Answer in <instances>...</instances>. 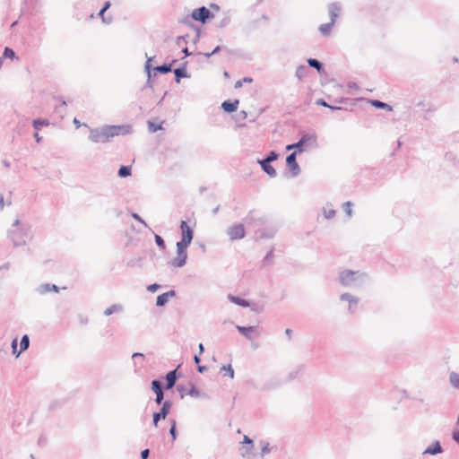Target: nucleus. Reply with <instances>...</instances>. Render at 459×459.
I'll list each match as a JSON object with an SVG mask.
<instances>
[{"label": "nucleus", "instance_id": "1", "mask_svg": "<svg viewBox=\"0 0 459 459\" xmlns=\"http://www.w3.org/2000/svg\"><path fill=\"white\" fill-rule=\"evenodd\" d=\"M132 132L131 125L104 126L100 128H91L89 140L95 143H105L115 136L130 134Z\"/></svg>", "mask_w": 459, "mask_h": 459}, {"label": "nucleus", "instance_id": "2", "mask_svg": "<svg viewBox=\"0 0 459 459\" xmlns=\"http://www.w3.org/2000/svg\"><path fill=\"white\" fill-rule=\"evenodd\" d=\"M31 227L27 222H22L15 220L8 230V238L14 247L24 246L28 240L31 239Z\"/></svg>", "mask_w": 459, "mask_h": 459}, {"label": "nucleus", "instance_id": "3", "mask_svg": "<svg viewBox=\"0 0 459 459\" xmlns=\"http://www.w3.org/2000/svg\"><path fill=\"white\" fill-rule=\"evenodd\" d=\"M339 282L343 287L355 288L364 284L368 280V275L359 270H342L339 273Z\"/></svg>", "mask_w": 459, "mask_h": 459}, {"label": "nucleus", "instance_id": "4", "mask_svg": "<svg viewBox=\"0 0 459 459\" xmlns=\"http://www.w3.org/2000/svg\"><path fill=\"white\" fill-rule=\"evenodd\" d=\"M317 135L316 133H304L300 139L295 143V152H303L305 151V146H313L316 147L317 145Z\"/></svg>", "mask_w": 459, "mask_h": 459}, {"label": "nucleus", "instance_id": "5", "mask_svg": "<svg viewBox=\"0 0 459 459\" xmlns=\"http://www.w3.org/2000/svg\"><path fill=\"white\" fill-rule=\"evenodd\" d=\"M177 256L172 260L173 266L180 268L183 267L187 260V247L189 245L178 241L177 244Z\"/></svg>", "mask_w": 459, "mask_h": 459}, {"label": "nucleus", "instance_id": "6", "mask_svg": "<svg viewBox=\"0 0 459 459\" xmlns=\"http://www.w3.org/2000/svg\"><path fill=\"white\" fill-rule=\"evenodd\" d=\"M172 408V402L169 400H165L159 411L153 412L152 414V424L154 427H158V423L161 420H165L169 415L170 410Z\"/></svg>", "mask_w": 459, "mask_h": 459}, {"label": "nucleus", "instance_id": "7", "mask_svg": "<svg viewBox=\"0 0 459 459\" xmlns=\"http://www.w3.org/2000/svg\"><path fill=\"white\" fill-rule=\"evenodd\" d=\"M191 17L195 21L205 23L209 19L213 18V14L210 9L201 6L193 10Z\"/></svg>", "mask_w": 459, "mask_h": 459}, {"label": "nucleus", "instance_id": "8", "mask_svg": "<svg viewBox=\"0 0 459 459\" xmlns=\"http://www.w3.org/2000/svg\"><path fill=\"white\" fill-rule=\"evenodd\" d=\"M181 239L179 242L190 245L194 238V230L186 221L180 222Z\"/></svg>", "mask_w": 459, "mask_h": 459}, {"label": "nucleus", "instance_id": "9", "mask_svg": "<svg viewBox=\"0 0 459 459\" xmlns=\"http://www.w3.org/2000/svg\"><path fill=\"white\" fill-rule=\"evenodd\" d=\"M227 234L232 241L242 239L246 235L244 225L241 223L232 225L227 230Z\"/></svg>", "mask_w": 459, "mask_h": 459}, {"label": "nucleus", "instance_id": "10", "mask_svg": "<svg viewBox=\"0 0 459 459\" xmlns=\"http://www.w3.org/2000/svg\"><path fill=\"white\" fill-rule=\"evenodd\" d=\"M296 157L297 152H293L286 157V166L290 169L291 177L293 178L300 174V167L297 162Z\"/></svg>", "mask_w": 459, "mask_h": 459}, {"label": "nucleus", "instance_id": "11", "mask_svg": "<svg viewBox=\"0 0 459 459\" xmlns=\"http://www.w3.org/2000/svg\"><path fill=\"white\" fill-rule=\"evenodd\" d=\"M340 300L348 302V311L350 314H354L357 310V306L359 304V298L350 294V293H342L340 296Z\"/></svg>", "mask_w": 459, "mask_h": 459}, {"label": "nucleus", "instance_id": "12", "mask_svg": "<svg viewBox=\"0 0 459 459\" xmlns=\"http://www.w3.org/2000/svg\"><path fill=\"white\" fill-rule=\"evenodd\" d=\"M236 329L238 332L242 334L246 339L251 341L254 339V333L255 336H259V333L257 332V328L255 326H241L236 325Z\"/></svg>", "mask_w": 459, "mask_h": 459}, {"label": "nucleus", "instance_id": "13", "mask_svg": "<svg viewBox=\"0 0 459 459\" xmlns=\"http://www.w3.org/2000/svg\"><path fill=\"white\" fill-rule=\"evenodd\" d=\"M244 222L247 225H262L265 221L263 217L258 216L257 212L250 211L244 218Z\"/></svg>", "mask_w": 459, "mask_h": 459}, {"label": "nucleus", "instance_id": "14", "mask_svg": "<svg viewBox=\"0 0 459 459\" xmlns=\"http://www.w3.org/2000/svg\"><path fill=\"white\" fill-rule=\"evenodd\" d=\"M177 370L178 369L176 368V369L169 371L166 374V376H165L166 383H165V386H164V388L166 390L171 389L176 385V382H177L178 377Z\"/></svg>", "mask_w": 459, "mask_h": 459}, {"label": "nucleus", "instance_id": "15", "mask_svg": "<svg viewBox=\"0 0 459 459\" xmlns=\"http://www.w3.org/2000/svg\"><path fill=\"white\" fill-rule=\"evenodd\" d=\"M257 163L261 166L263 171L266 173L270 178H275L277 176V172L275 169L271 165V162L264 160H258Z\"/></svg>", "mask_w": 459, "mask_h": 459}, {"label": "nucleus", "instance_id": "16", "mask_svg": "<svg viewBox=\"0 0 459 459\" xmlns=\"http://www.w3.org/2000/svg\"><path fill=\"white\" fill-rule=\"evenodd\" d=\"M342 11V7L338 3H331L328 5V12L330 16V22L335 23L336 19L339 17Z\"/></svg>", "mask_w": 459, "mask_h": 459}, {"label": "nucleus", "instance_id": "17", "mask_svg": "<svg viewBox=\"0 0 459 459\" xmlns=\"http://www.w3.org/2000/svg\"><path fill=\"white\" fill-rule=\"evenodd\" d=\"M36 291L40 295H44L50 291L58 292L59 288L53 283H42L36 288Z\"/></svg>", "mask_w": 459, "mask_h": 459}, {"label": "nucleus", "instance_id": "18", "mask_svg": "<svg viewBox=\"0 0 459 459\" xmlns=\"http://www.w3.org/2000/svg\"><path fill=\"white\" fill-rule=\"evenodd\" d=\"M175 296H176V291L173 290L159 295L156 299V306L157 307L165 306L168 303L169 299L173 298Z\"/></svg>", "mask_w": 459, "mask_h": 459}, {"label": "nucleus", "instance_id": "19", "mask_svg": "<svg viewBox=\"0 0 459 459\" xmlns=\"http://www.w3.org/2000/svg\"><path fill=\"white\" fill-rule=\"evenodd\" d=\"M443 452V448L439 441L433 442L430 446H429L424 451L423 455H436L441 454Z\"/></svg>", "mask_w": 459, "mask_h": 459}, {"label": "nucleus", "instance_id": "20", "mask_svg": "<svg viewBox=\"0 0 459 459\" xmlns=\"http://www.w3.org/2000/svg\"><path fill=\"white\" fill-rule=\"evenodd\" d=\"M255 446L254 445H244L239 447V454L244 459H251L255 456Z\"/></svg>", "mask_w": 459, "mask_h": 459}, {"label": "nucleus", "instance_id": "21", "mask_svg": "<svg viewBox=\"0 0 459 459\" xmlns=\"http://www.w3.org/2000/svg\"><path fill=\"white\" fill-rule=\"evenodd\" d=\"M238 103L239 101L238 100L234 101L228 100L221 103V108L227 113H232L237 110Z\"/></svg>", "mask_w": 459, "mask_h": 459}, {"label": "nucleus", "instance_id": "22", "mask_svg": "<svg viewBox=\"0 0 459 459\" xmlns=\"http://www.w3.org/2000/svg\"><path fill=\"white\" fill-rule=\"evenodd\" d=\"M186 63L183 64L182 66L174 69L175 81L179 82L182 78H189L190 75L187 74L186 69Z\"/></svg>", "mask_w": 459, "mask_h": 459}, {"label": "nucleus", "instance_id": "23", "mask_svg": "<svg viewBox=\"0 0 459 459\" xmlns=\"http://www.w3.org/2000/svg\"><path fill=\"white\" fill-rule=\"evenodd\" d=\"M228 299H229L230 302H232V303H234V304H236V305H238V306H240V307H249V306H250V304H249V301H248V300H247V299H242V298H240V297H238V296H234V295H232V294H229V295H228Z\"/></svg>", "mask_w": 459, "mask_h": 459}, {"label": "nucleus", "instance_id": "24", "mask_svg": "<svg viewBox=\"0 0 459 459\" xmlns=\"http://www.w3.org/2000/svg\"><path fill=\"white\" fill-rule=\"evenodd\" d=\"M307 62L308 66L316 69L318 74H322L325 72L324 65L318 59L310 57L307 60Z\"/></svg>", "mask_w": 459, "mask_h": 459}, {"label": "nucleus", "instance_id": "25", "mask_svg": "<svg viewBox=\"0 0 459 459\" xmlns=\"http://www.w3.org/2000/svg\"><path fill=\"white\" fill-rule=\"evenodd\" d=\"M304 369H305V367L303 365H299V366L295 367L289 372L288 380L291 381V380L298 378L299 377H300L302 375V373L304 372Z\"/></svg>", "mask_w": 459, "mask_h": 459}, {"label": "nucleus", "instance_id": "26", "mask_svg": "<svg viewBox=\"0 0 459 459\" xmlns=\"http://www.w3.org/2000/svg\"><path fill=\"white\" fill-rule=\"evenodd\" d=\"M309 73V69L305 65H300L297 67L295 72V76L299 80H303L305 77L307 76Z\"/></svg>", "mask_w": 459, "mask_h": 459}, {"label": "nucleus", "instance_id": "27", "mask_svg": "<svg viewBox=\"0 0 459 459\" xmlns=\"http://www.w3.org/2000/svg\"><path fill=\"white\" fill-rule=\"evenodd\" d=\"M176 63V60H173L171 64H163L161 65H157L153 68L155 72H158L161 74H166L172 70V64Z\"/></svg>", "mask_w": 459, "mask_h": 459}, {"label": "nucleus", "instance_id": "28", "mask_svg": "<svg viewBox=\"0 0 459 459\" xmlns=\"http://www.w3.org/2000/svg\"><path fill=\"white\" fill-rule=\"evenodd\" d=\"M30 346V337L28 334H24L20 342V350L17 352V357L23 351L29 349Z\"/></svg>", "mask_w": 459, "mask_h": 459}, {"label": "nucleus", "instance_id": "29", "mask_svg": "<svg viewBox=\"0 0 459 459\" xmlns=\"http://www.w3.org/2000/svg\"><path fill=\"white\" fill-rule=\"evenodd\" d=\"M334 25L333 22H329L327 23L321 24L319 26V31L323 36H329L332 30L333 26Z\"/></svg>", "mask_w": 459, "mask_h": 459}, {"label": "nucleus", "instance_id": "30", "mask_svg": "<svg viewBox=\"0 0 459 459\" xmlns=\"http://www.w3.org/2000/svg\"><path fill=\"white\" fill-rule=\"evenodd\" d=\"M124 310L123 306L120 304H113L108 308L105 309L104 315L108 316H111L113 313L116 312H122Z\"/></svg>", "mask_w": 459, "mask_h": 459}, {"label": "nucleus", "instance_id": "31", "mask_svg": "<svg viewBox=\"0 0 459 459\" xmlns=\"http://www.w3.org/2000/svg\"><path fill=\"white\" fill-rule=\"evenodd\" d=\"M370 103L373 107H375L377 108L385 109L387 111H391L393 109L389 104L383 102L381 100H370Z\"/></svg>", "mask_w": 459, "mask_h": 459}, {"label": "nucleus", "instance_id": "32", "mask_svg": "<svg viewBox=\"0 0 459 459\" xmlns=\"http://www.w3.org/2000/svg\"><path fill=\"white\" fill-rule=\"evenodd\" d=\"M449 382L451 385L459 390V374L456 372H451L449 375Z\"/></svg>", "mask_w": 459, "mask_h": 459}, {"label": "nucleus", "instance_id": "33", "mask_svg": "<svg viewBox=\"0 0 459 459\" xmlns=\"http://www.w3.org/2000/svg\"><path fill=\"white\" fill-rule=\"evenodd\" d=\"M131 173H132L131 167L130 166H124V165H122L119 168L118 171H117V175L120 178H126V177L130 176Z\"/></svg>", "mask_w": 459, "mask_h": 459}, {"label": "nucleus", "instance_id": "34", "mask_svg": "<svg viewBox=\"0 0 459 459\" xmlns=\"http://www.w3.org/2000/svg\"><path fill=\"white\" fill-rule=\"evenodd\" d=\"M49 125V122L48 119H41V118H38V119H34L32 121V126L33 127L36 129V130H40V128L42 126H47Z\"/></svg>", "mask_w": 459, "mask_h": 459}, {"label": "nucleus", "instance_id": "35", "mask_svg": "<svg viewBox=\"0 0 459 459\" xmlns=\"http://www.w3.org/2000/svg\"><path fill=\"white\" fill-rule=\"evenodd\" d=\"M169 422H170L169 434L172 437V440L175 441L178 437L177 421L175 419H170Z\"/></svg>", "mask_w": 459, "mask_h": 459}, {"label": "nucleus", "instance_id": "36", "mask_svg": "<svg viewBox=\"0 0 459 459\" xmlns=\"http://www.w3.org/2000/svg\"><path fill=\"white\" fill-rule=\"evenodd\" d=\"M152 390L154 392V394L159 392H163V386L160 380L154 379L151 383Z\"/></svg>", "mask_w": 459, "mask_h": 459}, {"label": "nucleus", "instance_id": "37", "mask_svg": "<svg viewBox=\"0 0 459 459\" xmlns=\"http://www.w3.org/2000/svg\"><path fill=\"white\" fill-rule=\"evenodd\" d=\"M260 444H261V453H260V455L263 457L265 455L269 454L272 451L273 447L270 446V444L268 442L264 441V440H262L260 442Z\"/></svg>", "mask_w": 459, "mask_h": 459}, {"label": "nucleus", "instance_id": "38", "mask_svg": "<svg viewBox=\"0 0 459 459\" xmlns=\"http://www.w3.org/2000/svg\"><path fill=\"white\" fill-rule=\"evenodd\" d=\"M145 56L147 58L145 65H144L145 72L147 73V75L149 77H152V73H151L152 65H151V63L152 62V60L154 59L155 56H151L150 57V56H147V54H145Z\"/></svg>", "mask_w": 459, "mask_h": 459}, {"label": "nucleus", "instance_id": "39", "mask_svg": "<svg viewBox=\"0 0 459 459\" xmlns=\"http://www.w3.org/2000/svg\"><path fill=\"white\" fill-rule=\"evenodd\" d=\"M154 239H155V243L156 245L162 250L164 251L166 249V244H165V241L164 239L158 234H155L154 235Z\"/></svg>", "mask_w": 459, "mask_h": 459}, {"label": "nucleus", "instance_id": "40", "mask_svg": "<svg viewBox=\"0 0 459 459\" xmlns=\"http://www.w3.org/2000/svg\"><path fill=\"white\" fill-rule=\"evenodd\" d=\"M187 394L192 397L198 398L199 395H201V391L195 385H191L190 389L187 391Z\"/></svg>", "mask_w": 459, "mask_h": 459}, {"label": "nucleus", "instance_id": "41", "mask_svg": "<svg viewBox=\"0 0 459 459\" xmlns=\"http://www.w3.org/2000/svg\"><path fill=\"white\" fill-rule=\"evenodd\" d=\"M278 158H279V153H277L275 151H271L264 160H267L269 162H273V161L276 160Z\"/></svg>", "mask_w": 459, "mask_h": 459}, {"label": "nucleus", "instance_id": "42", "mask_svg": "<svg viewBox=\"0 0 459 459\" xmlns=\"http://www.w3.org/2000/svg\"><path fill=\"white\" fill-rule=\"evenodd\" d=\"M148 129L151 133H155V132L162 129V126L160 124L156 125L155 123H153L152 121H148Z\"/></svg>", "mask_w": 459, "mask_h": 459}, {"label": "nucleus", "instance_id": "43", "mask_svg": "<svg viewBox=\"0 0 459 459\" xmlns=\"http://www.w3.org/2000/svg\"><path fill=\"white\" fill-rule=\"evenodd\" d=\"M15 56L14 51L11 48H4V53H3V58H13Z\"/></svg>", "mask_w": 459, "mask_h": 459}, {"label": "nucleus", "instance_id": "44", "mask_svg": "<svg viewBox=\"0 0 459 459\" xmlns=\"http://www.w3.org/2000/svg\"><path fill=\"white\" fill-rule=\"evenodd\" d=\"M275 232L276 230L274 229L264 230L261 233V237L265 238H271L274 236Z\"/></svg>", "mask_w": 459, "mask_h": 459}, {"label": "nucleus", "instance_id": "45", "mask_svg": "<svg viewBox=\"0 0 459 459\" xmlns=\"http://www.w3.org/2000/svg\"><path fill=\"white\" fill-rule=\"evenodd\" d=\"M351 206L352 204L350 201H347L342 204L343 211L349 217H351L352 213Z\"/></svg>", "mask_w": 459, "mask_h": 459}, {"label": "nucleus", "instance_id": "46", "mask_svg": "<svg viewBox=\"0 0 459 459\" xmlns=\"http://www.w3.org/2000/svg\"><path fill=\"white\" fill-rule=\"evenodd\" d=\"M221 370L226 371V374L230 377H234V369L232 368L231 365H224L221 367Z\"/></svg>", "mask_w": 459, "mask_h": 459}, {"label": "nucleus", "instance_id": "47", "mask_svg": "<svg viewBox=\"0 0 459 459\" xmlns=\"http://www.w3.org/2000/svg\"><path fill=\"white\" fill-rule=\"evenodd\" d=\"M335 210L333 209H324V216L327 220H331L335 216Z\"/></svg>", "mask_w": 459, "mask_h": 459}, {"label": "nucleus", "instance_id": "48", "mask_svg": "<svg viewBox=\"0 0 459 459\" xmlns=\"http://www.w3.org/2000/svg\"><path fill=\"white\" fill-rule=\"evenodd\" d=\"M252 82V78H250V77H244L243 79L238 80V81L236 82L235 88L238 89V88L242 87L244 82Z\"/></svg>", "mask_w": 459, "mask_h": 459}, {"label": "nucleus", "instance_id": "49", "mask_svg": "<svg viewBox=\"0 0 459 459\" xmlns=\"http://www.w3.org/2000/svg\"><path fill=\"white\" fill-rule=\"evenodd\" d=\"M273 258V248H271L267 254L265 255V256L264 257V260H263V263L264 264H266V263H270Z\"/></svg>", "mask_w": 459, "mask_h": 459}, {"label": "nucleus", "instance_id": "50", "mask_svg": "<svg viewBox=\"0 0 459 459\" xmlns=\"http://www.w3.org/2000/svg\"><path fill=\"white\" fill-rule=\"evenodd\" d=\"M131 216L137 221H139L141 224H143L144 227L148 228V224L145 222V221L136 212H132Z\"/></svg>", "mask_w": 459, "mask_h": 459}, {"label": "nucleus", "instance_id": "51", "mask_svg": "<svg viewBox=\"0 0 459 459\" xmlns=\"http://www.w3.org/2000/svg\"><path fill=\"white\" fill-rule=\"evenodd\" d=\"M177 391L180 394V397L183 399L187 394V390L183 385H177Z\"/></svg>", "mask_w": 459, "mask_h": 459}, {"label": "nucleus", "instance_id": "52", "mask_svg": "<svg viewBox=\"0 0 459 459\" xmlns=\"http://www.w3.org/2000/svg\"><path fill=\"white\" fill-rule=\"evenodd\" d=\"M230 17L229 15L225 16L219 23L220 28H224L230 23Z\"/></svg>", "mask_w": 459, "mask_h": 459}, {"label": "nucleus", "instance_id": "53", "mask_svg": "<svg viewBox=\"0 0 459 459\" xmlns=\"http://www.w3.org/2000/svg\"><path fill=\"white\" fill-rule=\"evenodd\" d=\"M155 403L157 404H162L164 399V392L156 393Z\"/></svg>", "mask_w": 459, "mask_h": 459}, {"label": "nucleus", "instance_id": "54", "mask_svg": "<svg viewBox=\"0 0 459 459\" xmlns=\"http://www.w3.org/2000/svg\"><path fill=\"white\" fill-rule=\"evenodd\" d=\"M17 344H18V339H17V338H14V339L12 341L11 347H12L13 354H15L16 356H17V352L19 351L17 350Z\"/></svg>", "mask_w": 459, "mask_h": 459}, {"label": "nucleus", "instance_id": "55", "mask_svg": "<svg viewBox=\"0 0 459 459\" xmlns=\"http://www.w3.org/2000/svg\"><path fill=\"white\" fill-rule=\"evenodd\" d=\"M160 285L158 283H152V284H150L148 287H147V290L150 291V292H155L156 290H158L160 289Z\"/></svg>", "mask_w": 459, "mask_h": 459}, {"label": "nucleus", "instance_id": "56", "mask_svg": "<svg viewBox=\"0 0 459 459\" xmlns=\"http://www.w3.org/2000/svg\"><path fill=\"white\" fill-rule=\"evenodd\" d=\"M243 445H254L253 440L247 435L243 437Z\"/></svg>", "mask_w": 459, "mask_h": 459}, {"label": "nucleus", "instance_id": "57", "mask_svg": "<svg viewBox=\"0 0 459 459\" xmlns=\"http://www.w3.org/2000/svg\"><path fill=\"white\" fill-rule=\"evenodd\" d=\"M99 16L102 18V21L103 22L105 23H110L111 22V18H106L104 16V13H102V9H100V11L99 12Z\"/></svg>", "mask_w": 459, "mask_h": 459}, {"label": "nucleus", "instance_id": "58", "mask_svg": "<svg viewBox=\"0 0 459 459\" xmlns=\"http://www.w3.org/2000/svg\"><path fill=\"white\" fill-rule=\"evenodd\" d=\"M150 455V450L149 449H144L141 452V458L142 459H147Z\"/></svg>", "mask_w": 459, "mask_h": 459}, {"label": "nucleus", "instance_id": "59", "mask_svg": "<svg viewBox=\"0 0 459 459\" xmlns=\"http://www.w3.org/2000/svg\"><path fill=\"white\" fill-rule=\"evenodd\" d=\"M319 106L326 107L328 108L329 104L324 100V99H318L316 102Z\"/></svg>", "mask_w": 459, "mask_h": 459}, {"label": "nucleus", "instance_id": "60", "mask_svg": "<svg viewBox=\"0 0 459 459\" xmlns=\"http://www.w3.org/2000/svg\"><path fill=\"white\" fill-rule=\"evenodd\" d=\"M147 88H152V80H151V77L148 76V79L146 81V83L145 85L143 87L142 91H144L145 89Z\"/></svg>", "mask_w": 459, "mask_h": 459}, {"label": "nucleus", "instance_id": "61", "mask_svg": "<svg viewBox=\"0 0 459 459\" xmlns=\"http://www.w3.org/2000/svg\"><path fill=\"white\" fill-rule=\"evenodd\" d=\"M453 439L459 444V430H454L452 434Z\"/></svg>", "mask_w": 459, "mask_h": 459}, {"label": "nucleus", "instance_id": "62", "mask_svg": "<svg viewBox=\"0 0 459 459\" xmlns=\"http://www.w3.org/2000/svg\"><path fill=\"white\" fill-rule=\"evenodd\" d=\"M186 37H187V35H185V36H178V37L177 38V44H178V45H181V42H182V41H184V42H186Z\"/></svg>", "mask_w": 459, "mask_h": 459}, {"label": "nucleus", "instance_id": "63", "mask_svg": "<svg viewBox=\"0 0 459 459\" xmlns=\"http://www.w3.org/2000/svg\"><path fill=\"white\" fill-rule=\"evenodd\" d=\"M111 4L109 1H106L102 6V13H105L109 7H110Z\"/></svg>", "mask_w": 459, "mask_h": 459}, {"label": "nucleus", "instance_id": "64", "mask_svg": "<svg viewBox=\"0 0 459 459\" xmlns=\"http://www.w3.org/2000/svg\"><path fill=\"white\" fill-rule=\"evenodd\" d=\"M224 48L221 47V46H217L213 48V50L212 51V56L215 55V54H218L221 50H222Z\"/></svg>", "mask_w": 459, "mask_h": 459}]
</instances>
